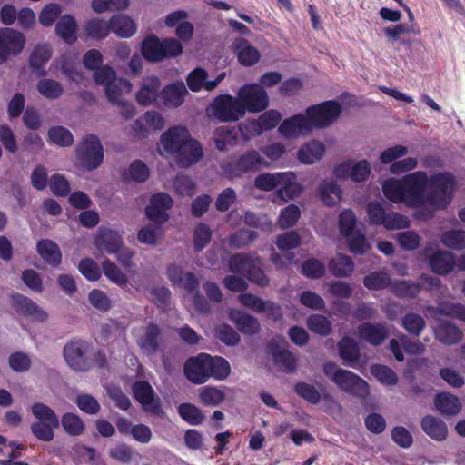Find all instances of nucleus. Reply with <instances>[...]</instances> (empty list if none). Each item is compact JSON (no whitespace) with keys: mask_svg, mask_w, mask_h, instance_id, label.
<instances>
[{"mask_svg":"<svg viewBox=\"0 0 465 465\" xmlns=\"http://www.w3.org/2000/svg\"><path fill=\"white\" fill-rule=\"evenodd\" d=\"M183 372L192 383L203 384L210 378L224 381L231 373V366L228 361L223 357L199 353L185 361Z\"/></svg>","mask_w":465,"mask_h":465,"instance_id":"nucleus-1","label":"nucleus"},{"mask_svg":"<svg viewBox=\"0 0 465 465\" xmlns=\"http://www.w3.org/2000/svg\"><path fill=\"white\" fill-rule=\"evenodd\" d=\"M63 355L67 365L75 371L86 372L93 368L107 367L106 354L81 339L67 341L64 347Z\"/></svg>","mask_w":465,"mask_h":465,"instance_id":"nucleus-2","label":"nucleus"},{"mask_svg":"<svg viewBox=\"0 0 465 465\" xmlns=\"http://www.w3.org/2000/svg\"><path fill=\"white\" fill-rule=\"evenodd\" d=\"M322 371L341 391L360 399L369 395V384L352 371L338 368L333 361L325 362Z\"/></svg>","mask_w":465,"mask_h":465,"instance_id":"nucleus-3","label":"nucleus"},{"mask_svg":"<svg viewBox=\"0 0 465 465\" xmlns=\"http://www.w3.org/2000/svg\"><path fill=\"white\" fill-rule=\"evenodd\" d=\"M262 259L255 253H234L228 261L229 271L245 276L250 282L265 287L270 283L262 270Z\"/></svg>","mask_w":465,"mask_h":465,"instance_id":"nucleus-4","label":"nucleus"},{"mask_svg":"<svg viewBox=\"0 0 465 465\" xmlns=\"http://www.w3.org/2000/svg\"><path fill=\"white\" fill-rule=\"evenodd\" d=\"M428 185L431 188L427 193V202L435 209L446 208L453 199L456 179L449 172L437 173L429 178Z\"/></svg>","mask_w":465,"mask_h":465,"instance_id":"nucleus-5","label":"nucleus"},{"mask_svg":"<svg viewBox=\"0 0 465 465\" xmlns=\"http://www.w3.org/2000/svg\"><path fill=\"white\" fill-rule=\"evenodd\" d=\"M77 165L84 171H93L100 167L104 161V148L94 134L83 137L75 149Z\"/></svg>","mask_w":465,"mask_h":465,"instance_id":"nucleus-6","label":"nucleus"},{"mask_svg":"<svg viewBox=\"0 0 465 465\" xmlns=\"http://www.w3.org/2000/svg\"><path fill=\"white\" fill-rule=\"evenodd\" d=\"M183 53V45L174 38L161 41L157 36L146 37L142 43V54L149 62H160Z\"/></svg>","mask_w":465,"mask_h":465,"instance_id":"nucleus-7","label":"nucleus"},{"mask_svg":"<svg viewBox=\"0 0 465 465\" xmlns=\"http://www.w3.org/2000/svg\"><path fill=\"white\" fill-rule=\"evenodd\" d=\"M341 114V106L335 100H328L309 106L305 111L311 131L330 126Z\"/></svg>","mask_w":465,"mask_h":465,"instance_id":"nucleus-8","label":"nucleus"},{"mask_svg":"<svg viewBox=\"0 0 465 465\" xmlns=\"http://www.w3.org/2000/svg\"><path fill=\"white\" fill-rule=\"evenodd\" d=\"M210 111L213 118L220 123H234L244 116L241 101L231 94L216 96L211 103Z\"/></svg>","mask_w":465,"mask_h":465,"instance_id":"nucleus-9","label":"nucleus"},{"mask_svg":"<svg viewBox=\"0 0 465 465\" xmlns=\"http://www.w3.org/2000/svg\"><path fill=\"white\" fill-rule=\"evenodd\" d=\"M404 185L406 206L420 207L427 202L426 189L429 177L424 171H416L401 178Z\"/></svg>","mask_w":465,"mask_h":465,"instance_id":"nucleus-10","label":"nucleus"},{"mask_svg":"<svg viewBox=\"0 0 465 465\" xmlns=\"http://www.w3.org/2000/svg\"><path fill=\"white\" fill-rule=\"evenodd\" d=\"M366 212L370 224L383 225L387 230L409 227V220L406 216L394 212L386 213L380 202L369 203Z\"/></svg>","mask_w":465,"mask_h":465,"instance_id":"nucleus-11","label":"nucleus"},{"mask_svg":"<svg viewBox=\"0 0 465 465\" xmlns=\"http://www.w3.org/2000/svg\"><path fill=\"white\" fill-rule=\"evenodd\" d=\"M269 163L256 150H250L223 166V171L231 176L239 177L245 173H255L262 168L268 167Z\"/></svg>","mask_w":465,"mask_h":465,"instance_id":"nucleus-12","label":"nucleus"},{"mask_svg":"<svg viewBox=\"0 0 465 465\" xmlns=\"http://www.w3.org/2000/svg\"><path fill=\"white\" fill-rule=\"evenodd\" d=\"M238 99L246 112L259 113L263 111L269 104V98L266 91L258 84H247L238 91Z\"/></svg>","mask_w":465,"mask_h":465,"instance_id":"nucleus-13","label":"nucleus"},{"mask_svg":"<svg viewBox=\"0 0 465 465\" xmlns=\"http://www.w3.org/2000/svg\"><path fill=\"white\" fill-rule=\"evenodd\" d=\"M134 398L143 406L144 411L161 417L163 414L161 400L146 381H136L132 386Z\"/></svg>","mask_w":465,"mask_h":465,"instance_id":"nucleus-14","label":"nucleus"},{"mask_svg":"<svg viewBox=\"0 0 465 465\" xmlns=\"http://www.w3.org/2000/svg\"><path fill=\"white\" fill-rule=\"evenodd\" d=\"M25 45V35L13 28H0V64L18 55Z\"/></svg>","mask_w":465,"mask_h":465,"instance_id":"nucleus-15","label":"nucleus"},{"mask_svg":"<svg viewBox=\"0 0 465 465\" xmlns=\"http://www.w3.org/2000/svg\"><path fill=\"white\" fill-rule=\"evenodd\" d=\"M11 305L15 312L33 322H45L48 314L30 298L15 293L11 296Z\"/></svg>","mask_w":465,"mask_h":465,"instance_id":"nucleus-16","label":"nucleus"},{"mask_svg":"<svg viewBox=\"0 0 465 465\" xmlns=\"http://www.w3.org/2000/svg\"><path fill=\"white\" fill-rule=\"evenodd\" d=\"M173 205L172 197L166 193H157L151 197L150 204L145 208V213L152 222L163 224L169 219L167 213Z\"/></svg>","mask_w":465,"mask_h":465,"instance_id":"nucleus-17","label":"nucleus"},{"mask_svg":"<svg viewBox=\"0 0 465 465\" xmlns=\"http://www.w3.org/2000/svg\"><path fill=\"white\" fill-rule=\"evenodd\" d=\"M166 275L173 287L184 290L187 294H192L200 288L198 277L192 272H184L176 264L167 267Z\"/></svg>","mask_w":465,"mask_h":465,"instance_id":"nucleus-18","label":"nucleus"},{"mask_svg":"<svg viewBox=\"0 0 465 465\" xmlns=\"http://www.w3.org/2000/svg\"><path fill=\"white\" fill-rule=\"evenodd\" d=\"M203 156V150L201 143L190 137L173 154L177 164L183 168H188L198 163Z\"/></svg>","mask_w":465,"mask_h":465,"instance_id":"nucleus-19","label":"nucleus"},{"mask_svg":"<svg viewBox=\"0 0 465 465\" xmlns=\"http://www.w3.org/2000/svg\"><path fill=\"white\" fill-rule=\"evenodd\" d=\"M161 81L155 75H151L143 79L140 88L136 93L135 98L139 104L150 106L160 100Z\"/></svg>","mask_w":465,"mask_h":465,"instance_id":"nucleus-20","label":"nucleus"},{"mask_svg":"<svg viewBox=\"0 0 465 465\" xmlns=\"http://www.w3.org/2000/svg\"><path fill=\"white\" fill-rule=\"evenodd\" d=\"M190 137L191 134L186 127L173 126L161 135V144L165 152L173 156L180 145H183Z\"/></svg>","mask_w":465,"mask_h":465,"instance_id":"nucleus-21","label":"nucleus"},{"mask_svg":"<svg viewBox=\"0 0 465 465\" xmlns=\"http://www.w3.org/2000/svg\"><path fill=\"white\" fill-rule=\"evenodd\" d=\"M187 89L183 82H174L164 86L160 93V102L169 108H177L184 102Z\"/></svg>","mask_w":465,"mask_h":465,"instance_id":"nucleus-22","label":"nucleus"},{"mask_svg":"<svg viewBox=\"0 0 465 465\" xmlns=\"http://www.w3.org/2000/svg\"><path fill=\"white\" fill-rule=\"evenodd\" d=\"M232 49L237 55L239 64L243 66H252L261 58L259 50L251 45L245 38H236L232 42Z\"/></svg>","mask_w":465,"mask_h":465,"instance_id":"nucleus-23","label":"nucleus"},{"mask_svg":"<svg viewBox=\"0 0 465 465\" xmlns=\"http://www.w3.org/2000/svg\"><path fill=\"white\" fill-rule=\"evenodd\" d=\"M161 334L162 331L158 324L153 322H149L144 328L143 334L137 340L138 347L147 355L155 353L160 347Z\"/></svg>","mask_w":465,"mask_h":465,"instance_id":"nucleus-24","label":"nucleus"},{"mask_svg":"<svg viewBox=\"0 0 465 465\" xmlns=\"http://www.w3.org/2000/svg\"><path fill=\"white\" fill-rule=\"evenodd\" d=\"M358 335L371 345L379 346L388 338L389 331L382 323L364 322L358 326Z\"/></svg>","mask_w":465,"mask_h":465,"instance_id":"nucleus-25","label":"nucleus"},{"mask_svg":"<svg viewBox=\"0 0 465 465\" xmlns=\"http://www.w3.org/2000/svg\"><path fill=\"white\" fill-rule=\"evenodd\" d=\"M278 131L282 136L292 138L297 137L302 134L311 132V128L306 115L297 114L283 120L280 124Z\"/></svg>","mask_w":465,"mask_h":465,"instance_id":"nucleus-26","label":"nucleus"},{"mask_svg":"<svg viewBox=\"0 0 465 465\" xmlns=\"http://www.w3.org/2000/svg\"><path fill=\"white\" fill-rule=\"evenodd\" d=\"M420 427L424 433L435 441H443L448 437L446 423L433 415L424 416L420 420Z\"/></svg>","mask_w":465,"mask_h":465,"instance_id":"nucleus-27","label":"nucleus"},{"mask_svg":"<svg viewBox=\"0 0 465 465\" xmlns=\"http://www.w3.org/2000/svg\"><path fill=\"white\" fill-rule=\"evenodd\" d=\"M98 249L105 251L109 254L116 253L123 245L120 234L108 228H100L95 239Z\"/></svg>","mask_w":465,"mask_h":465,"instance_id":"nucleus-28","label":"nucleus"},{"mask_svg":"<svg viewBox=\"0 0 465 465\" xmlns=\"http://www.w3.org/2000/svg\"><path fill=\"white\" fill-rule=\"evenodd\" d=\"M36 251L40 257L51 267L56 268L62 262V252L53 240L41 239L36 243Z\"/></svg>","mask_w":465,"mask_h":465,"instance_id":"nucleus-29","label":"nucleus"},{"mask_svg":"<svg viewBox=\"0 0 465 465\" xmlns=\"http://www.w3.org/2000/svg\"><path fill=\"white\" fill-rule=\"evenodd\" d=\"M230 320L235 324L239 331L246 335L256 334L261 329L257 318L242 311H231Z\"/></svg>","mask_w":465,"mask_h":465,"instance_id":"nucleus-30","label":"nucleus"},{"mask_svg":"<svg viewBox=\"0 0 465 465\" xmlns=\"http://www.w3.org/2000/svg\"><path fill=\"white\" fill-rule=\"evenodd\" d=\"M429 264L432 272L439 275L449 274L457 265L454 255L448 251H437L431 254Z\"/></svg>","mask_w":465,"mask_h":465,"instance_id":"nucleus-31","label":"nucleus"},{"mask_svg":"<svg viewBox=\"0 0 465 465\" xmlns=\"http://www.w3.org/2000/svg\"><path fill=\"white\" fill-rule=\"evenodd\" d=\"M436 409L443 416H455L461 410L460 399L449 392H439L434 398Z\"/></svg>","mask_w":465,"mask_h":465,"instance_id":"nucleus-32","label":"nucleus"},{"mask_svg":"<svg viewBox=\"0 0 465 465\" xmlns=\"http://www.w3.org/2000/svg\"><path fill=\"white\" fill-rule=\"evenodd\" d=\"M110 33H114L120 38H129L136 32L135 23L127 15L123 14L114 15L109 19Z\"/></svg>","mask_w":465,"mask_h":465,"instance_id":"nucleus-33","label":"nucleus"},{"mask_svg":"<svg viewBox=\"0 0 465 465\" xmlns=\"http://www.w3.org/2000/svg\"><path fill=\"white\" fill-rule=\"evenodd\" d=\"M51 56L52 50L47 45H38L34 48L29 57V64L38 76L44 77L47 74L44 66Z\"/></svg>","mask_w":465,"mask_h":465,"instance_id":"nucleus-34","label":"nucleus"},{"mask_svg":"<svg viewBox=\"0 0 465 465\" xmlns=\"http://www.w3.org/2000/svg\"><path fill=\"white\" fill-rule=\"evenodd\" d=\"M434 332L439 341L449 345L459 343L463 336L462 331L449 322H440Z\"/></svg>","mask_w":465,"mask_h":465,"instance_id":"nucleus-35","label":"nucleus"},{"mask_svg":"<svg viewBox=\"0 0 465 465\" xmlns=\"http://www.w3.org/2000/svg\"><path fill=\"white\" fill-rule=\"evenodd\" d=\"M338 351L340 357L347 366L354 367L360 360V348L352 338L343 337L338 342Z\"/></svg>","mask_w":465,"mask_h":465,"instance_id":"nucleus-36","label":"nucleus"},{"mask_svg":"<svg viewBox=\"0 0 465 465\" xmlns=\"http://www.w3.org/2000/svg\"><path fill=\"white\" fill-rule=\"evenodd\" d=\"M325 153L322 143L312 140L302 146L297 153L298 160L305 164H312L320 160Z\"/></svg>","mask_w":465,"mask_h":465,"instance_id":"nucleus-37","label":"nucleus"},{"mask_svg":"<svg viewBox=\"0 0 465 465\" xmlns=\"http://www.w3.org/2000/svg\"><path fill=\"white\" fill-rule=\"evenodd\" d=\"M76 31L77 24L71 15L61 16L55 25V33L68 45L76 41Z\"/></svg>","mask_w":465,"mask_h":465,"instance_id":"nucleus-38","label":"nucleus"},{"mask_svg":"<svg viewBox=\"0 0 465 465\" xmlns=\"http://www.w3.org/2000/svg\"><path fill=\"white\" fill-rule=\"evenodd\" d=\"M427 312L436 319L439 315H444L465 322V305L459 302L452 303L445 302L440 303L439 306L430 305L427 307Z\"/></svg>","mask_w":465,"mask_h":465,"instance_id":"nucleus-39","label":"nucleus"},{"mask_svg":"<svg viewBox=\"0 0 465 465\" xmlns=\"http://www.w3.org/2000/svg\"><path fill=\"white\" fill-rule=\"evenodd\" d=\"M329 270L336 277H347L354 271V262L350 256L337 253L330 260Z\"/></svg>","mask_w":465,"mask_h":465,"instance_id":"nucleus-40","label":"nucleus"},{"mask_svg":"<svg viewBox=\"0 0 465 465\" xmlns=\"http://www.w3.org/2000/svg\"><path fill=\"white\" fill-rule=\"evenodd\" d=\"M294 392L311 404H318L322 399L324 401L333 400L328 393L322 396L313 385L303 381H299L294 385Z\"/></svg>","mask_w":465,"mask_h":465,"instance_id":"nucleus-41","label":"nucleus"},{"mask_svg":"<svg viewBox=\"0 0 465 465\" xmlns=\"http://www.w3.org/2000/svg\"><path fill=\"white\" fill-rule=\"evenodd\" d=\"M342 190L334 181H323L320 185V198L326 206H334L340 203Z\"/></svg>","mask_w":465,"mask_h":465,"instance_id":"nucleus-42","label":"nucleus"},{"mask_svg":"<svg viewBox=\"0 0 465 465\" xmlns=\"http://www.w3.org/2000/svg\"><path fill=\"white\" fill-rule=\"evenodd\" d=\"M382 193L391 202L406 205L404 185L401 179L390 178L382 184Z\"/></svg>","mask_w":465,"mask_h":465,"instance_id":"nucleus-43","label":"nucleus"},{"mask_svg":"<svg viewBox=\"0 0 465 465\" xmlns=\"http://www.w3.org/2000/svg\"><path fill=\"white\" fill-rule=\"evenodd\" d=\"M285 177H294V173L292 172L276 174L262 173L255 178L254 185L256 188L263 191H272L279 187L283 183Z\"/></svg>","mask_w":465,"mask_h":465,"instance_id":"nucleus-44","label":"nucleus"},{"mask_svg":"<svg viewBox=\"0 0 465 465\" xmlns=\"http://www.w3.org/2000/svg\"><path fill=\"white\" fill-rule=\"evenodd\" d=\"M132 83L125 78H116L111 84L104 88L107 100L114 105L123 100V94L129 93Z\"/></svg>","mask_w":465,"mask_h":465,"instance_id":"nucleus-45","label":"nucleus"},{"mask_svg":"<svg viewBox=\"0 0 465 465\" xmlns=\"http://www.w3.org/2000/svg\"><path fill=\"white\" fill-rule=\"evenodd\" d=\"M391 292L400 298H415L421 291V285L407 280H395L391 284Z\"/></svg>","mask_w":465,"mask_h":465,"instance_id":"nucleus-46","label":"nucleus"},{"mask_svg":"<svg viewBox=\"0 0 465 465\" xmlns=\"http://www.w3.org/2000/svg\"><path fill=\"white\" fill-rule=\"evenodd\" d=\"M273 361L282 371L292 373L297 368V359L295 356L284 349H276L272 351Z\"/></svg>","mask_w":465,"mask_h":465,"instance_id":"nucleus-47","label":"nucleus"},{"mask_svg":"<svg viewBox=\"0 0 465 465\" xmlns=\"http://www.w3.org/2000/svg\"><path fill=\"white\" fill-rule=\"evenodd\" d=\"M225 393L215 386H203L199 389V399L205 406H218L225 400Z\"/></svg>","mask_w":465,"mask_h":465,"instance_id":"nucleus-48","label":"nucleus"},{"mask_svg":"<svg viewBox=\"0 0 465 465\" xmlns=\"http://www.w3.org/2000/svg\"><path fill=\"white\" fill-rule=\"evenodd\" d=\"M38 93L46 99L56 100L64 94L62 84L54 79L44 78L36 84Z\"/></svg>","mask_w":465,"mask_h":465,"instance_id":"nucleus-49","label":"nucleus"},{"mask_svg":"<svg viewBox=\"0 0 465 465\" xmlns=\"http://www.w3.org/2000/svg\"><path fill=\"white\" fill-rule=\"evenodd\" d=\"M149 175L150 170L148 166L142 160H135L130 164L128 170L124 172L123 179L143 183L149 178Z\"/></svg>","mask_w":465,"mask_h":465,"instance_id":"nucleus-50","label":"nucleus"},{"mask_svg":"<svg viewBox=\"0 0 465 465\" xmlns=\"http://www.w3.org/2000/svg\"><path fill=\"white\" fill-rule=\"evenodd\" d=\"M84 32L87 36L93 39H104L110 33L109 21L106 22L104 19L93 18L86 22Z\"/></svg>","mask_w":465,"mask_h":465,"instance_id":"nucleus-51","label":"nucleus"},{"mask_svg":"<svg viewBox=\"0 0 465 465\" xmlns=\"http://www.w3.org/2000/svg\"><path fill=\"white\" fill-rule=\"evenodd\" d=\"M258 238L255 231L241 228L230 234L229 245L234 249L247 247Z\"/></svg>","mask_w":465,"mask_h":465,"instance_id":"nucleus-52","label":"nucleus"},{"mask_svg":"<svg viewBox=\"0 0 465 465\" xmlns=\"http://www.w3.org/2000/svg\"><path fill=\"white\" fill-rule=\"evenodd\" d=\"M177 410L181 418L191 425H201L204 421L203 411L192 403H181Z\"/></svg>","mask_w":465,"mask_h":465,"instance_id":"nucleus-53","label":"nucleus"},{"mask_svg":"<svg viewBox=\"0 0 465 465\" xmlns=\"http://www.w3.org/2000/svg\"><path fill=\"white\" fill-rule=\"evenodd\" d=\"M309 330L321 336H328L331 333L332 324L327 317L321 314H312L307 318Z\"/></svg>","mask_w":465,"mask_h":465,"instance_id":"nucleus-54","label":"nucleus"},{"mask_svg":"<svg viewBox=\"0 0 465 465\" xmlns=\"http://www.w3.org/2000/svg\"><path fill=\"white\" fill-rule=\"evenodd\" d=\"M61 424L64 431L70 436H79L84 430L83 420L73 412L64 413L62 416Z\"/></svg>","mask_w":465,"mask_h":465,"instance_id":"nucleus-55","label":"nucleus"},{"mask_svg":"<svg viewBox=\"0 0 465 465\" xmlns=\"http://www.w3.org/2000/svg\"><path fill=\"white\" fill-rule=\"evenodd\" d=\"M31 412L38 422L60 424L59 418L54 411L43 402H35L31 406Z\"/></svg>","mask_w":465,"mask_h":465,"instance_id":"nucleus-56","label":"nucleus"},{"mask_svg":"<svg viewBox=\"0 0 465 465\" xmlns=\"http://www.w3.org/2000/svg\"><path fill=\"white\" fill-rule=\"evenodd\" d=\"M48 140L61 147L71 146L74 143L72 133L64 126H53L48 130Z\"/></svg>","mask_w":465,"mask_h":465,"instance_id":"nucleus-57","label":"nucleus"},{"mask_svg":"<svg viewBox=\"0 0 465 465\" xmlns=\"http://www.w3.org/2000/svg\"><path fill=\"white\" fill-rule=\"evenodd\" d=\"M54 424V423L35 421L31 424L30 430L37 440L44 442H50L54 438V430L60 425Z\"/></svg>","mask_w":465,"mask_h":465,"instance_id":"nucleus-58","label":"nucleus"},{"mask_svg":"<svg viewBox=\"0 0 465 465\" xmlns=\"http://www.w3.org/2000/svg\"><path fill=\"white\" fill-rule=\"evenodd\" d=\"M102 269L104 274L112 282L118 284L121 287L126 286L128 282L127 276L122 272V270L116 264H114L109 259H106L102 262Z\"/></svg>","mask_w":465,"mask_h":465,"instance_id":"nucleus-59","label":"nucleus"},{"mask_svg":"<svg viewBox=\"0 0 465 465\" xmlns=\"http://www.w3.org/2000/svg\"><path fill=\"white\" fill-rule=\"evenodd\" d=\"M363 284L368 290L379 291L391 286V282L386 272H373L364 277Z\"/></svg>","mask_w":465,"mask_h":465,"instance_id":"nucleus-60","label":"nucleus"},{"mask_svg":"<svg viewBox=\"0 0 465 465\" xmlns=\"http://www.w3.org/2000/svg\"><path fill=\"white\" fill-rule=\"evenodd\" d=\"M401 325L411 335L419 336L424 330L426 323L420 314L409 312L402 318Z\"/></svg>","mask_w":465,"mask_h":465,"instance_id":"nucleus-61","label":"nucleus"},{"mask_svg":"<svg viewBox=\"0 0 465 465\" xmlns=\"http://www.w3.org/2000/svg\"><path fill=\"white\" fill-rule=\"evenodd\" d=\"M371 372L381 383L384 385H395L399 381L395 371L385 365H371Z\"/></svg>","mask_w":465,"mask_h":465,"instance_id":"nucleus-62","label":"nucleus"},{"mask_svg":"<svg viewBox=\"0 0 465 465\" xmlns=\"http://www.w3.org/2000/svg\"><path fill=\"white\" fill-rule=\"evenodd\" d=\"M212 231L205 223H199L193 232V249L202 252L211 242Z\"/></svg>","mask_w":465,"mask_h":465,"instance_id":"nucleus-63","label":"nucleus"},{"mask_svg":"<svg viewBox=\"0 0 465 465\" xmlns=\"http://www.w3.org/2000/svg\"><path fill=\"white\" fill-rule=\"evenodd\" d=\"M441 242L448 248L454 250H463L465 249V231H447L441 235Z\"/></svg>","mask_w":465,"mask_h":465,"instance_id":"nucleus-64","label":"nucleus"}]
</instances>
